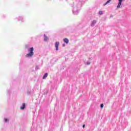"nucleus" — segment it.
Wrapping results in <instances>:
<instances>
[{"label":"nucleus","instance_id":"f257e3e1","mask_svg":"<svg viewBox=\"0 0 131 131\" xmlns=\"http://www.w3.org/2000/svg\"><path fill=\"white\" fill-rule=\"evenodd\" d=\"M32 55H33V48H31L30 50V52L29 54H27L26 55L27 58H29V57H32Z\"/></svg>","mask_w":131,"mask_h":131},{"label":"nucleus","instance_id":"f03ea898","mask_svg":"<svg viewBox=\"0 0 131 131\" xmlns=\"http://www.w3.org/2000/svg\"><path fill=\"white\" fill-rule=\"evenodd\" d=\"M59 45H60L59 42H56L55 43V47L56 51H59Z\"/></svg>","mask_w":131,"mask_h":131},{"label":"nucleus","instance_id":"7ed1b4c3","mask_svg":"<svg viewBox=\"0 0 131 131\" xmlns=\"http://www.w3.org/2000/svg\"><path fill=\"white\" fill-rule=\"evenodd\" d=\"M122 1L123 0H119V3L117 6V8L119 9L120 8V6H121V4L122 3Z\"/></svg>","mask_w":131,"mask_h":131},{"label":"nucleus","instance_id":"20e7f679","mask_svg":"<svg viewBox=\"0 0 131 131\" xmlns=\"http://www.w3.org/2000/svg\"><path fill=\"white\" fill-rule=\"evenodd\" d=\"M25 107H26V104L25 103H23V105L21 106H20V108L21 110H24L25 109Z\"/></svg>","mask_w":131,"mask_h":131},{"label":"nucleus","instance_id":"39448f33","mask_svg":"<svg viewBox=\"0 0 131 131\" xmlns=\"http://www.w3.org/2000/svg\"><path fill=\"white\" fill-rule=\"evenodd\" d=\"M63 41L64 42H65L66 43H68L69 42V40L68 38H64L63 39Z\"/></svg>","mask_w":131,"mask_h":131},{"label":"nucleus","instance_id":"423d86ee","mask_svg":"<svg viewBox=\"0 0 131 131\" xmlns=\"http://www.w3.org/2000/svg\"><path fill=\"white\" fill-rule=\"evenodd\" d=\"M48 77V73H46L45 74V75L43 76V79H46V78Z\"/></svg>","mask_w":131,"mask_h":131},{"label":"nucleus","instance_id":"0eeeda50","mask_svg":"<svg viewBox=\"0 0 131 131\" xmlns=\"http://www.w3.org/2000/svg\"><path fill=\"white\" fill-rule=\"evenodd\" d=\"M96 23H97V21H96V20H93V21H92V24H91V26H94Z\"/></svg>","mask_w":131,"mask_h":131},{"label":"nucleus","instance_id":"6e6552de","mask_svg":"<svg viewBox=\"0 0 131 131\" xmlns=\"http://www.w3.org/2000/svg\"><path fill=\"white\" fill-rule=\"evenodd\" d=\"M48 36L46 35V34L44 35V40L45 41H47L48 40Z\"/></svg>","mask_w":131,"mask_h":131},{"label":"nucleus","instance_id":"1a4fd4ad","mask_svg":"<svg viewBox=\"0 0 131 131\" xmlns=\"http://www.w3.org/2000/svg\"><path fill=\"white\" fill-rule=\"evenodd\" d=\"M110 2H111V0H108L107 1L106 3H105L103 6H106V5H107V4H109L110 3Z\"/></svg>","mask_w":131,"mask_h":131},{"label":"nucleus","instance_id":"9d476101","mask_svg":"<svg viewBox=\"0 0 131 131\" xmlns=\"http://www.w3.org/2000/svg\"><path fill=\"white\" fill-rule=\"evenodd\" d=\"M99 15H102L103 14V12L102 11H99Z\"/></svg>","mask_w":131,"mask_h":131},{"label":"nucleus","instance_id":"9b49d317","mask_svg":"<svg viewBox=\"0 0 131 131\" xmlns=\"http://www.w3.org/2000/svg\"><path fill=\"white\" fill-rule=\"evenodd\" d=\"M100 107L103 108V107H104V104L103 103H102L101 105H100Z\"/></svg>","mask_w":131,"mask_h":131},{"label":"nucleus","instance_id":"f8f14e48","mask_svg":"<svg viewBox=\"0 0 131 131\" xmlns=\"http://www.w3.org/2000/svg\"><path fill=\"white\" fill-rule=\"evenodd\" d=\"M4 120H5V122H8V121H9V120H8L6 118H5Z\"/></svg>","mask_w":131,"mask_h":131},{"label":"nucleus","instance_id":"ddd939ff","mask_svg":"<svg viewBox=\"0 0 131 131\" xmlns=\"http://www.w3.org/2000/svg\"><path fill=\"white\" fill-rule=\"evenodd\" d=\"M84 127H85V125H83V128H84Z\"/></svg>","mask_w":131,"mask_h":131},{"label":"nucleus","instance_id":"4468645a","mask_svg":"<svg viewBox=\"0 0 131 131\" xmlns=\"http://www.w3.org/2000/svg\"><path fill=\"white\" fill-rule=\"evenodd\" d=\"M90 64H91L90 62H88V63H87V65H90Z\"/></svg>","mask_w":131,"mask_h":131},{"label":"nucleus","instance_id":"2eb2a0df","mask_svg":"<svg viewBox=\"0 0 131 131\" xmlns=\"http://www.w3.org/2000/svg\"><path fill=\"white\" fill-rule=\"evenodd\" d=\"M62 47H65V44L62 45Z\"/></svg>","mask_w":131,"mask_h":131}]
</instances>
